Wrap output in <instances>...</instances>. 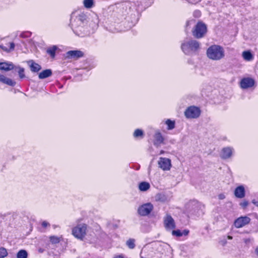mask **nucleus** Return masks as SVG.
Segmentation results:
<instances>
[{"label": "nucleus", "instance_id": "41", "mask_svg": "<svg viewBox=\"0 0 258 258\" xmlns=\"http://www.w3.org/2000/svg\"><path fill=\"white\" fill-rule=\"evenodd\" d=\"M191 22H192V21H187V22H186V26H187H187H188L190 24V23H191Z\"/></svg>", "mask_w": 258, "mask_h": 258}, {"label": "nucleus", "instance_id": "8", "mask_svg": "<svg viewBox=\"0 0 258 258\" xmlns=\"http://www.w3.org/2000/svg\"><path fill=\"white\" fill-rule=\"evenodd\" d=\"M234 153V149L232 147L227 146L223 148L220 153V157L222 159H228L231 158Z\"/></svg>", "mask_w": 258, "mask_h": 258}, {"label": "nucleus", "instance_id": "11", "mask_svg": "<svg viewBox=\"0 0 258 258\" xmlns=\"http://www.w3.org/2000/svg\"><path fill=\"white\" fill-rule=\"evenodd\" d=\"M255 84V81L251 78H244L240 83V87L243 89H246L252 87Z\"/></svg>", "mask_w": 258, "mask_h": 258}, {"label": "nucleus", "instance_id": "37", "mask_svg": "<svg viewBox=\"0 0 258 258\" xmlns=\"http://www.w3.org/2000/svg\"><path fill=\"white\" fill-rule=\"evenodd\" d=\"M252 203L254 205H255L256 207H258V201L255 200H253L252 201Z\"/></svg>", "mask_w": 258, "mask_h": 258}, {"label": "nucleus", "instance_id": "30", "mask_svg": "<svg viewBox=\"0 0 258 258\" xmlns=\"http://www.w3.org/2000/svg\"><path fill=\"white\" fill-rule=\"evenodd\" d=\"M126 244L129 248L133 249L135 247V240L130 238L126 241Z\"/></svg>", "mask_w": 258, "mask_h": 258}, {"label": "nucleus", "instance_id": "20", "mask_svg": "<svg viewBox=\"0 0 258 258\" xmlns=\"http://www.w3.org/2000/svg\"><path fill=\"white\" fill-rule=\"evenodd\" d=\"M52 74L51 70L47 69L40 73L38 77L39 79H43L51 76Z\"/></svg>", "mask_w": 258, "mask_h": 258}, {"label": "nucleus", "instance_id": "36", "mask_svg": "<svg viewBox=\"0 0 258 258\" xmlns=\"http://www.w3.org/2000/svg\"><path fill=\"white\" fill-rule=\"evenodd\" d=\"M218 197L219 199L220 200H223L225 198V196L224 194H220Z\"/></svg>", "mask_w": 258, "mask_h": 258}, {"label": "nucleus", "instance_id": "3", "mask_svg": "<svg viewBox=\"0 0 258 258\" xmlns=\"http://www.w3.org/2000/svg\"><path fill=\"white\" fill-rule=\"evenodd\" d=\"M207 57L213 60H219L225 56L224 48L218 45H213L207 50Z\"/></svg>", "mask_w": 258, "mask_h": 258}, {"label": "nucleus", "instance_id": "7", "mask_svg": "<svg viewBox=\"0 0 258 258\" xmlns=\"http://www.w3.org/2000/svg\"><path fill=\"white\" fill-rule=\"evenodd\" d=\"M200 109L196 106H191L188 107L184 112V115L187 118H196L200 115Z\"/></svg>", "mask_w": 258, "mask_h": 258}, {"label": "nucleus", "instance_id": "14", "mask_svg": "<svg viewBox=\"0 0 258 258\" xmlns=\"http://www.w3.org/2000/svg\"><path fill=\"white\" fill-rule=\"evenodd\" d=\"M234 195L236 198L239 199H242L245 197V191L243 185H239L235 188Z\"/></svg>", "mask_w": 258, "mask_h": 258}, {"label": "nucleus", "instance_id": "40", "mask_svg": "<svg viewBox=\"0 0 258 258\" xmlns=\"http://www.w3.org/2000/svg\"><path fill=\"white\" fill-rule=\"evenodd\" d=\"M114 258H124L122 255L115 256Z\"/></svg>", "mask_w": 258, "mask_h": 258}, {"label": "nucleus", "instance_id": "23", "mask_svg": "<svg viewBox=\"0 0 258 258\" xmlns=\"http://www.w3.org/2000/svg\"><path fill=\"white\" fill-rule=\"evenodd\" d=\"M156 200L161 202H165L167 201L168 198L164 194H158L155 197Z\"/></svg>", "mask_w": 258, "mask_h": 258}, {"label": "nucleus", "instance_id": "15", "mask_svg": "<svg viewBox=\"0 0 258 258\" xmlns=\"http://www.w3.org/2000/svg\"><path fill=\"white\" fill-rule=\"evenodd\" d=\"M13 69V64L11 62H0V70L9 71Z\"/></svg>", "mask_w": 258, "mask_h": 258}, {"label": "nucleus", "instance_id": "2", "mask_svg": "<svg viewBox=\"0 0 258 258\" xmlns=\"http://www.w3.org/2000/svg\"><path fill=\"white\" fill-rule=\"evenodd\" d=\"M182 52L187 55L197 54L201 49V44L196 40H186L183 41L181 44Z\"/></svg>", "mask_w": 258, "mask_h": 258}, {"label": "nucleus", "instance_id": "38", "mask_svg": "<svg viewBox=\"0 0 258 258\" xmlns=\"http://www.w3.org/2000/svg\"><path fill=\"white\" fill-rule=\"evenodd\" d=\"M243 240L245 243H248L250 241V239L249 238H245Z\"/></svg>", "mask_w": 258, "mask_h": 258}, {"label": "nucleus", "instance_id": "5", "mask_svg": "<svg viewBox=\"0 0 258 258\" xmlns=\"http://www.w3.org/2000/svg\"><path fill=\"white\" fill-rule=\"evenodd\" d=\"M207 28L206 25L202 22H198L192 31L193 36L197 38H201L206 34Z\"/></svg>", "mask_w": 258, "mask_h": 258}, {"label": "nucleus", "instance_id": "17", "mask_svg": "<svg viewBox=\"0 0 258 258\" xmlns=\"http://www.w3.org/2000/svg\"><path fill=\"white\" fill-rule=\"evenodd\" d=\"M243 59L247 61H252L254 58V55L249 50L244 51L242 53Z\"/></svg>", "mask_w": 258, "mask_h": 258}, {"label": "nucleus", "instance_id": "4", "mask_svg": "<svg viewBox=\"0 0 258 258\" xmlns=\"http://www.w3.org/2000/svg\"><path fill=\"white\" fill-rule=\"evenodd\" d=\"M87 226L85 224H78L72 229V234L77 238L83 240L86 235Z\"/></svg>", "mask_w": 258, "mask_h": 258}, {"label": "nucleus", "instance_id": "1", "mask_svg": "<svg viewBox=\"0 0 258 258\" xmlns=\"http://www.w3.org/2000/svg\"><path fill=\"white\" fill-rule=\"evenodd\" d=\"M87 21V16L84 13H80L71 18V25L72 30L78 36H82L85 34L84 25Z\"/></svg>", "mask_w": 258, "mask_h": 258}, {"label": "nucleus", "instance_id": "9", "mask_svg": "<svg viewBox=\"0 0 258 258\" xmlns=\"http://www.w3.org/2000/svg\"><path fill=\"white\" fill-rule=\"evenodd\" d=\"M163 222L164 226L166 230L170 231L174 229L176 227L174 219L171 215L169 214H166L164 217Z\"/></svg>", "mask_w": 258, "mask_h": 258}, {"label": "nucleus", "instance_id": "35", "mask_svg": "<svg viewBox=\"0 0 258 258\" xmlns=\"http://www.w3.org/2000/svg\"><path fill=\"white\" fill-rule=\"evenodd\" d=\"M41 225L43 227L46 228L47 226H49L50 225V224L48 222H47L46 221H44L42 222Z\"/></svg>", "mask_w": 258, "mask_h": 258}, {"label": "nucleus", "instance_id": "32", "mask_svg": "<svg viewBox=\"0 0 258 258\" xmlns=\"http://www.w3.org/2000/svg\"><path fill=\"white\" fill-rule=\"evenodd\" d=\"M8 255V252L6 248L4 247L0 248V258H4Z\"/></svg>", "mask_w": 258, "mask_h": 258}, {"label": "nucleus", "instance_id": "29", "mask_svg": "<svg viewBox=\"0 0 258 258\" xmlns=\"http://www.w3.org/2000/svg\"><path fill=\"white\" fill-rule=\"evenodd\" d=\"M166 124L167 125V129L171 130L175 127V121L168 119L165 121Z\"/></svg>", "mask_w": 258, "mask_h": 258}, {"label": "nucleus", "instance_id": "44", "mask_svg": "<svg viewBox=\"0 0 258 258\" xmlns=\"http://www.w3.org/2000/svg\"><path fill=\"white\" fill-rule=\"evenodd\" d=\"M163 153H164V151H161L160 152V154H163Z\"/></svg>", "mask_w": 258, "mask_h": 258}, {"label": "nucleus", "instance_id": "25", "mask_svg": "<svg viewBox=\"0 0 258 258\" xmlns=\"http://www.w3.org/2000/svg\"><path fill=\"white\" fill-rule=\"evenodd\" d=\"M15 46V44L13 42H11L9 48L2 45H0V48L7 52H10L14 49Z\"/></svg>", "mask_w": 258, "mask_h": 258}, {"label": "nucleus", "instance_id": "39", "mask_svg": "<svg viewBox=\"0 0 258 258\" xmlns=\"http://www.w3.org/2000/svg\"><path fill=\"white\" fill-rule=\"evenodd\" d=\"M255 254L258 256V246H256L254 249Z\"/></svg>", "mask_w": 258, "mask_h": 258}, {"label": "nucleus", "instance_id": "22", "mask_svg": "<svg viewBox=\"0 0 258 258\" xmlns=\"http://www.w3.org/2000/svg\"><path fill=\"white\" fill-rule=\"evenodd\" d=\"M133 136L137 139H142L144 137V132L141 129H136L134 132Z\"/></svg>", "mask_w": 258, "mask_h": 258}, {"label": "nucleus", "instance_id": "16", "mask_svg": "<svg viewBox=\"0 0 258 258\" xmlns=\"http://www.w3.org/2000/svg\"><path fill=\"white\" fill-rule=\"evenodd\" d=\"M154 144L155 146H158L163 143L164 139L159 132L156 133L154 135Z\"/></svg>", "mask_w": 258, "mask_h": 258}, {"label": "nucleus", "instance_id": "43", "mask_svg": "<svg viewBox=\"0 0 258 258\" xmlns=\"http://www.w3.org/2000/svg\"><path fill=\"white\" fill-rule=\"evenodd\" d=\"M196 13H198V15H199L200 12L199 11H196L195 12V15H196Z\"/></svg>", "mask_w": 258, "mask_h": 258}, {"label": "nucleus", "instance_id": "24", "mask_svg": "<svg viewBox=\"0 0 258 258\" xmlns=\"http://www.w3.org/2000/svg\"><path fill=\"white\" fill-rule=\"evenodd\" d=\"M57 47L55 45H53L51 47H49L47 49V53L50 54L52 57L53 58L55 56V52H56V50H57Z\"/></svg>", "mask_w": 258, "mask_h": 258}, {"label": "nucleus", "instance_id": "10", "mask_svg": "<svg viewBox=\"0 0 258 258\" xmlns=\"http://www.w3.org/2000/svg\"><path fill=\"white\" fill-rule=\"evenodd\" d=\"M158 164L159 167L164 171H169L171 167V160L167 158L160 157Z\"/></svg>", "mask_w": 258, "mask_h": 258}, {"label": "nucleus", "instance_id": "27", "mask_svg": "<svg viewBox=\"0 0 258 258\" xmlns=\"http://www.w3.org/2000/svg\"><path fill=\"white\" fill-rule=\"evenodd\" d=\"M28 253L26 250L21 249L19 250L17 254V258H27Z\"/></svg>", "mask_w": 258, "mask_h": 258}, {"label": "nucleus", "instance_id": "18", "mask_svg": "<svg viewBox=\"0 0 258 258\" xmlns=\"http://www.w3.org/2000/svg\"><path fill=\"white\" fill-rule=\"evenodd\" d=\"M0 82L11 86H14L16 84L15 82L10 78H7L3 75H2L0 78Z\"/></svg>", "mask_w": 258, "mask_h": 258}, {"label": "nucleus", "instance_id": "42", "mask_svg": "<svg viewBox=\"0 0 258 258\" xmlns=\"http://www.w3.org/2000/svg\"><path fill=\"white\" fill-rule=\"evenodd\" d=\"M228 238L229 239H232V236H228Z\"/></svg>", "mask_w": 258, "mask_h": 258}, {"label": "nucleus", "instance_id": "6", "mask_svg": "<svg viewBox=\"0 0 258 258\" xmlns=\"http://www.w3.org/2000/svg\"><path fill=\"white\" fill-rule=\"evenodd\" d=\"M153 205L151 203H147L140 206L138 209V213L141 216L149 215L153 210Z\"/></svg>", "mask_w": 258, "mask_h": 258}, {"label": "nucleus", "instance_id": "21", "mask_svg": "<svg viewBox=\"0 0 258 258\" xmlns=\"http://www.w3.org/2000/svg\"><path fill=\"white\" fill-rule=\"evenodd\" d=\"M150 186L149 182L143 181L139 183V189L141 191H146L150 188Z\"/></svg>", "mask_w": 258, "mask_h": 258}, {"label": "nucleus", "instance_id": "13", "mask_svg": "<svg viewBox=\"0 0 258 258\" xmlns=\"http://www.w3.org/2000/svg\"><path fill=\"white\" fill-rule=\"evenodd\" d=\"M83 52L80 50H70L67 52L66 56L69 58L78 59L83 56Z\"/></svg>", "mask_w": 258, "mask_h": 258}, {"label": "nucleus", "instance_id": "12", "mask_svg": "<svg viewBox=\"0 0 258 258\" xmlns=\"http://www.w3.org/2000/svg\"><path fill=\"white\" fill-rule=\"evenodd\" d=\"M250 221V219L246 216L240 217L236 219L234 223L235 227L237 228H241L248 224Z\"/></svg>", "mask_w": 258, "mask_h": 258}, {"label": "nucleus", "instance_id": "26", "mask_svg": "<svg viewBox=\"0 0 258 258\" xmlns=\"http://www.w3.org/2000/svg\"><path fill=\"white\" fill-rule=\"evenodd\" d=\"M188 231L184 230L183 232H182L179 230H172V234L174 236H176L177 237H180L182 236L183 234L186 235L188 234Z\"/></svg>", "mask_w": 258, "mask_h": 258}, {"label": "nucleus", "instance_id": "33", "mask_svg": "<svg viewBox=\"0 0 258 258\" xmlns=\"http://www.w3.org/2000/svg\"><path fill=\"white\" fill-rule=\"evenodd\" d=\"M18 74L20 78L22 79L25 78L24 69L22 68H19Z\"/></svg>", "mask_w": 258, "mask_h": 258}, {"label": "nucleus", "instance_id": "19", "mask_svg": "<svg viewBox=\"0 0 258 258\" xmlns=\"http://www.w3.org/2000/svg\"><path fill=\"white\" fill-rule=\"evenodd\" d=\"M31 71L33 72H37L41 70V66L37 63L34 62L33 60L29 61Z\"/></svg>", "mask_w": 258, "mask_h": 258}, {"label": "nucleus", "instance_id": "45", "mask_svg": "<svg viewBox=\"0 0 258 258\" xmlns=\"http://www.w3.org/2000/svg\"><path fill=\"white\" fill-rule=\"evenodd\" d=\"M54 258H58V257H57V256L56 257H54Z\"/></svg>", "mask_w": 258, "mask_h": 258}, {"label": "nucleus", "instance_id": "28", "mask_svg": "<svg viewBox=\"0 0 258 258\" xmlns=\"http://www.w3.org/2000/svg\"><path fill=\"white\" fill-rule=\"evenodd\" d=\"M83 4L84 7L87 9L92 8L94 6L93 0H84Z\"/></svg>", "mask_w": 258, "mask_h": 258}, {"label": "nucleus", "instance_id": "31", "mask_svg": "<svg viewBox=\"0 0 258 258\" xmlns=\"http://www.w3.org/2000/svg\"><path fill=\"white\" fill-rule=\"evenodd\" d=\"M61 237L56 236H51L49 237V239L50 242L53 244H56L59 242Z\"/></svg>", "mask_w": 258, "mask_h": 258}, {"label": "nucleus", "instance_id": "34", "mask_svg": "<svg viewBox=\"0 0 258 258\" xmlns=\"http://www.w3.org/2000/svg\"><path fill=\"white\" fill-rule=\"evenodd\" d=\"M248 205V202L246 201H244L240 203V205L243 209L245 208Z\"/></svg>", "mask_w": 258, "mask_h": 258}]
</instances>
